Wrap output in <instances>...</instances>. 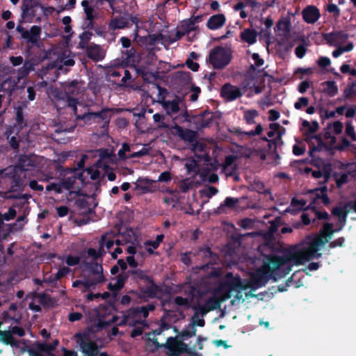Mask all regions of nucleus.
<instances>
[{
	"instance_id": "nucleus-1",
	"label": "nucleus",
	"mask_w": 356,
	"mask_h": 356,
	"mask_svg": "<svg viewBox=\"0 0 356 356\" xmlns=\"http://www.w3.org/2000/svg\"><path fill=\"white\" fill-rule=\"evenodd\" d=\"M333 234L334 225L325 223L318 234L307 236L294 252L284 256L266 255L262 266L251 276V289L254 290L262 286L273 275L276 280L275 275L282 270L284 272L279 275L280 277L287 275L291 270L289 264L300 265L305 261L319 258L321 254L318 251L329 242Z\"/></svg>"
},
{
	"instance_id": "nucleus-2",
	"label": "nucleus",
	"mask_w": 356,
	"mask_h": 356,
	"mask_svg": "<svg viewBox=\"0 0 356 356\" xmlns=\"http://www.w3.org/2000/svg\"><path fill=\"white\" fill-rule=\"evenodd\" d=\"M26 175H22L12 165L5 168L4 176L0 181V196L11 200H27L30 195L21 194L24 191L26 183Z\"/></svg>"
},
{
	"instance_id": "nucleus-3",
	"label": "nucleus",
	"mask_w": 356,
	"mask_h": 356,
	"mask_svg": "<svg viewBox=\"0 0 356 356\" xmlns=\"http://www.w3.org/2000/svg\"><path fill=\"white\" fill-rule=\"evenodd\" d=\"M122 54L125 66L133 68L144 80L147 79L148 76L153 75L152 67L155 65L156 60L154 54H149L146 57L142 58L139 54H136L133 47L122 51Z\"/></svg>"
},
{
	"instance_id": "nucleus-4",
	"label": "nucleus",
	"mask_w": 356,
	"mask_h": 356,
	"mask_svg": "<svg viewBox=\"0 0 356 356\" xmlns=\"http://www.w3.org/2000/svg\"><path fill=\"white\" fill-rule=\"evenodd\" d=\"M118 109L104 107L97 112H87L76 116V120L83 122V125L99 124L102 133L108 132L112 115L118 113Z\"/></svg>"
},
{
	"instance_id": "nucleus-5",
	"label": "nucleus",
	"mask_w": 356,
	"mask_h": 356,
	"mask_svg": "<svg viewBox=\"0 0 356 356\" xmlns=\"http://www.w3.org/2000/svg\"><path fill=\"white\" fill-rule=\"evenodd\" d=\"M332 126L334 123H328L327 127L320 134L312 136L311 139L316 140L317 145L310 144V154L320 152L323 149L329 151L331 155H334V135L332 133Z\"/></svg>"
},
{
	"instance_id": "nucleus-6",
	"label": "nucleus",
	"mask_w": 356,
	"mask_h": 356,
	"mask_svg": "<svg viewBox=\"0 0 356 356\" xmlns=\"http://www.w3.org/2000/svg\"><path fill=\"white\" fill-rule=\"evenodd\" d=\"M127 274L128 277H131L132 280L137 283L139 281H143L150 284V286L140 289V291L149 298H155L157 292L161 291L159 286L154 282L153 277L148 275L145 270L141 269L129 270L127 271Z\"/></svg>"
},
{
	"instance_id": "nucleus-7",
	"label": "nucleus",
	"mask_w": 356,
	"mask_h": 356,
	"mask_svg": "<svg viewBox=\"0 0 356 356\" xmlns=\"http://www.w3.org/2000/svg\"><path fill=\"white\" fill-rule=\"evenodd\" d=\"M232 51L222 46H216L209 51L207 62L212 65L215 70H222L231 62Z\"/></svg>"
},
{
	"instance_id": "nucleus-8",
	"label": "nucleus",
	"mask_w": 356,
	"mask_h": 356,
	"mask_svg": "<svg viewBox=\"0 0 356 356\" xmlns=\"http://www.w3.org/2000/svg\"><path fill=\"white\" fill-rule=\"evenodd\" d=\"M40 0H23L22 5V17L26 22H33L40 9Z\"/></svg>"
},
{
	"instance_id": "nucleus-9",
	"label": "nucleus",
	"mask_w": 356,
	"mask_h": 356,
	"mask_svg": "<svg viewBox=\"0 0 356 356\" xmlns=\"http://www.w3.org/2000/svg\"><path fill=\"white\" fill-rule=\"evenodd\" d=\"M16 30L21 34L22 38L26 40L28 43H31L33 45H38V42L40 38L42 32L40 26L34 25L31 27L29 31H28L23 26L18 25Z\"/></svg>"
},
{
	"instance_id": "nucleus-10",
	"label": "nucleus",
	"mask_w": 356,
	"mask_h": 356,
	"mask_svg": "<svg viewBox=\"0 0 356 356\" xmlns=\"http://www.w3.org/2000/svg\"><path fill=\"white\" fill-rule=\"evenodd\" d=\"M242 95L241 89L230 83L224 84L220 90V96L227 102L234 101Z\"/></svg>"
},
{
	"instance_id": "nucleus-11",
	"label": "nucleus",
	"mask_w": 356,
	"mask_h": 356,
	"mask_svg": "<svg viewBox=\"0 0 356 356\" xmlns=\"http://www.w3.org/2000/svg\"><path fill=\"white\" fill-rule=\"evenodd\" d=\"M222 288H227L232 291L238 289H246V286L243 284L241 277L234 276L232 273H227L225 275V280L220 284Z\"/></svg>"
},
{
	"instance_id": "nucleus-12",
	"label": "nucleus",
	"mask_w": 356,
	"mask_h": 356,
	"mask_svg": "<svg viewBox=\"0 0 356 356\" xmlns=\"http://www.w3.org/2000/svg\"><path fill=\"white\" fill-rule=\"evenodd\" d=\"M13 168H15L18 172L22 175H25L26 171H29L33 169L35 166V161L31 156L29 155H20L17 163L15 165H12Z\"/></svg>"
},
{
	"instance_id": "nucleus-13",
	"label": "nucleus",
	"mask_w": 356,
	"mask_h": 356,
	"mask_svg": "<svg viewBox=\"0 0 356 356\" xmlns=\"http://www.w3.org/2000/svg\"><path fill=\"white\" fill-rule=\"evenodd\" d=\"M176 130V134L184 142H187L189 145L192 144L193 142L197 139L198 134L195 131L184 129L182 127L176 124L175 126Z\"/></svg>"
},
{
	"instance_id": "nucleus-14",
	"label": "nucleus",
	"mask_w": 356,
	"mask_h": 356,
	"mask_svg": "<svg viewBox=\"0 0 356 356\" xmlns=\"http://www.w3.org/2000/svg\"><path fill=\"white\" fill-rule=\"evenodd\" d=\"M85 49L87 56L94 61H100L105 57V52L99 44L91 43Z\"/></svg>"
},
{
	"instance_id": "nucleus-15",
	"label": "nucleus",
	"mask_w": 356,
	"mask_h": 356,
	"mask_svg": "<svg viewBox=\"0 0 356 356\" xmlns=\"http://www.w3.org/2000/svg\"><path fill=\"white\" fill-rule=\"evenodd\" d=\"M62 87L66 96L77 97L82 93L80 83L76 79L63 82Z\"/></svg>"
},
{
	"instance_id": "nucleus-16",
	"label": "nucleus",
	"mask_w": 356,
	"mask_h": 356,
	"mask_svg": "<svg viewBox=\"0 0 356 356\" xmlns=\"http://www.w3.org/2000/svg\"><path fill=\"white\" fill-rule=\"evenodd\" d=\"M215 118V113L209 111H204L196 118L195 124L198 129L209 127Z\"/></svg>"
},
{
	"instance_id": "nucleus-17",
	"label": "nucleus",
	"mask_w": 356,
	"mask_h": 356,
	"mask_svg": "<svg viewBox=\"0 0 356 356\" xmlns=\"http://www.w3.org/2000/svg\"><path fill=\"white\" fill-rule=\"evenodd\" d=\"M302 18L308 24H314L320 17L319 10L314 6H307L302 12Z\"/></svg>"
},
{
	"instance_id": "nucleus-18",
	"label": "nucleus",
	"mask_w": 356,
	"mask_h": 356,
	"mask_svg": "<svg viewBox=\"0 0 356 356\" xmlns=\"http://www.w3.org/2000/svg\"><path fill=\"white\" fill-rule=\"evenodd\" d=\"M226 22V17L222 13L216 14L211 16L207 22L208 29L214 31L221 29Z\"/></svg>"
},
{
	"instance_id": "nucleus-19",
	"label": "nucleus",
	"mask_w": 356,
	"mask_h": 356,
	"mask_svg": "<svg viewBox=\"0 0 356 356\" xmlns=\"http://www.w3.org/2000/svg\"><path fill=\"white\" fill-rule=\"evenodd\" d=\"M86 267L89 272L94 275L92 279L99 283H102L105 281V277L103 274V267L101 264L90 262L86 264Z\"/></svg>"
},
{
	"instance_id": "nucleus-20",
	"label": "nucleus",
	"mask_w": 356,
	"mask_h": 356,
	"mask_svg": "<svg viewBox=\"0 0 356 356\" xmlns=\"http://www.w3.org/2000/svg\"><path fill=\"white\" fill-rule=\"evenodd\" d=\"M181 291L187 296L189 300L193 302L196 298L201 296L200 289L195 285L191 284L189 282H186L180 285Z\"/></svg>"
},
{
	"instance_id": "nucleus-21",
	"label": "nucleus",
	"mask_w": 356,
	"mask_h": 356,
	"mask_svg": "<svg viewBox=\"0 0 356 356\" xmlns=\"http://www.w3.org/2000/svg\"><path fill=\"white\" fill-rule=\"evenodd\" d=\"M131 27L130 22L128 19L122 16H117L113 17L108 23V30L115 31L117 29H124Z\"/></svg>"
},
{
	"instance_id": "nucleus-22",
	"label": "nucleus",
	"mask_w": 356,
	"mask_h": 356,
	"mask_svg": "<svg viewBox=\"0 0 356 356\" xmlns=\"http://www.w3.org/2000/svg\"><path fill=\"white\" fill-rule=\"evenodd\" d=\"M65 172H70L72 174V176L67 177L66 178L63 179L60 182L61 185L62 190L69 191L74 187L76 179H81L82 174H78L77 176L76 175L75 170H72L71 168H67L64 170Z\"/></svg>"
},
{
	"instance_id": "nucleus-23",
	"label": "nucleus",
	"mask_w": 356,
	"mask_h": 356,
	"mask_svg": "<svg viewBox=\"0 0 356 356\" xmlns=\"http://www.w3.org/2000/svg\"><path fill=\"white\" fill-rule=\"evenodd\" d=\"M179 344L180 341H178L175 337H169L164 345L165 348L168 350V355L170 356L180 355Z\"/></svg>"
},
{
	"instance_id": "nucleus-24",
	"label": "nucleus",
	"mask_w": 356,
	"mask_h": 356,
	"mask_svg": "<svg viewBox=\"0 0 356 356\" xmlns=\"http://www.w3.org/2000/svg\"><path fill=\"white\" fill-rule=\"evenodd\" d=\"M198 255L202 258L203 261L207 264H212L217 259V254L213 252L209 247L200 248Z\"/></svg>"
},
{
	"instance_id": "nucleus-25",
	"label": "nucleus",
	"mask_w": 356,
	"mask_h": 356,
	"mask_svg": "<svg viewBox=\"0 0 356 356\" xmlns=\"http://www.w3.org/2000/svg\"><path fill=\"white\" fill-rule=\"evenodd\" d=\"M128 275L126 272H122L118 274L116 277V282L115 284H112L111 282L108 283V289L113 292L118 291L121 290L124 286L127 280H128Z\"/></svg>"
},
{
	"instance_id": "nucleus-26",
	"label": "nucleus",
	"mask_w": 356,
	"mask_h": 356,
	"mask_svg": "<svg viewBox=\"0 0 356 356\" xmlns=\"http://www.w3.org/2000/svg\"><path fill=\"white\" fill-rule=\"evenodd\" d=\"M163 108L166 111L169 115L177 114L179 111V99H173L172 101H165L163 99L160 102Z\"/></svg>"
},
{
	"instance_id": "nucleus-27",
	"label": "nucleus",
	"mask_w": 356,
	"mask_h": 356,
	"mask_svg": "<svg viewBox=\"0 0 356 356\" xmlns=\"http://www.w3.org/2000/svg\"><path fill=\"white\" fill-rule=\"evenodd\" d=\"M305 172L306 173L312 172V176L316 179L323 177V182L327 181L330 178V168H323L322 170L318 168L313 170L312 168L307 167L305 168Z\"/></svg>"
},
{
	"instance_id": "nucleus-28",
	"label": "nucleus",
	"mask_w": 356,
	"mask_h": 356,
	"mask_svg": "<svg viewBox=\"0 0 356 356\" xmlns=\"http://www.w3.org/2000/svg\"><path fill=\"white\" fill-rule=\"evenodd\" d=\"M349 211L350 209L348 208L346 209L345 206L343 208L335 207V217L339 218L341 224L339 227H337V225H335V232L340 231L341 227L344 226Z\"/></svg>"
},
{
	"instance_id": "nucleus-29",
	"label": "nucleus",
	"mask_w": 356,
	"mask_h": 356,
	"mask_svg": "<svg viewBox=\"0 0 356 356\" xmlns=\"http://www.w3.org/2000/svg\"><path fill=\"white\" fill-rule=\"evenodd\" d=\"M240 36L243 41L253 44L257 42V33L254 29H245L241 33Z\"/></svg>"
},
{
	"instance_id": "nucleus-30",
	"label": "nucleus",
	"mask_w": 356,
	"mask_h": 356,
	"mask_svg": "<svg viewBox=\"0 0 356 356\" xmlns=\"http://www.w3.org/2000/svg\"><path fill=\"white\" fill-rule=\"evenodd\" d=\"M35 297L38 298L39 303L43 307L53 308L56 305L55 300L45 293H37Z\"/></svg>"
},
{
	"instance_id": "nucleus-31",
	"label": "nucleus",
	"mask_w": 356,
	"mask_h": 356,
	"mask_svg": "<svg viewBox=\"0 0 356 356\" xmlns=\"http://www.w3.org/2000/svg\"><path fill=\"white\" fill-rule=\"evenodd\" d=\"M319 90L323 96H334V81H326L321 83L319 86Z\"/></svg>"
},
{
	"instance_id": "nucleus-32",
	"label": "nucleus",
	"mask_w": 356,
	"mask_h": 356,
	"mask_svg": "<svg viewBox=\"0 0 356 356\" xmlns=\"http://www.w3.org/2000/svg\"><path fill=\"white\" fill-rule=\"evenodd\" d=\"M15 122L16 125L19 127V129H23L27 125L26 120L24 118V109L21 106L15 108Z\"/></svg>"
},
{
	"instance_id": "nucleus-33",
	"label": "nucleus",
	"mask_w": 356,
	"mask_h": 356,
	"mask_svg": "<svg viewBox=\"0 0 356 356\" xmlns=\"http://www.w3.org/2000/svg\"><path fill=\"white\" fill-rule=\"evenodd\" d=\"M315 195L314 201L316 199H321L324 204L329 203V198L327 195V187L322 186L321 188H316L311 191Z\"/></svg>"
},
{
	"instance_id": "nucleus-34",
	"label": "nucleus",
	"mask_w": 356,
	"mask_h": 356,
	"mask_svg": "<svg viewBox=\"0 0 356 356\" xmlns=\"http://www.w3.org/2000/svg\"><path fill=\"white\" fill-rule=\"evenodd\" d=\"M59 341L58 339H55L51 344H48L46 343L37 342L35 346L38 348V349L44 353L47 354H50L51 352L55 350L56 346L58 345Z\"/></svg>"
},
{
	"instance_id": "nucleus-35",
	"label": "nucleus",
	"mask_w": 356,
	"mask_h": 356,
	"mask_svg": "<svg viewBox=\"0 0 356 356\" xmlns=\"http://www.w3.org/2000/svg\"><path fill=\"white\" fill-rule=\"evenodd\" d=\"M0 341L6 345H10L15 347L17 346V341L13 337L10 331L0 332Z\"/></svg>"
},
{
	"instance_id": "nucleus-36",
	"label": "nucleus",
	"mask_w": 356,
	"mask_h": 356,
	"mask_svg": "<svg viewBox=\"0 0 356 356\" xmlns=\"http://www.w3.org/2000/svg\"><path fill=\"white\" fill-rule=\"evenodd\" d=\"M86 252L88 257H91L94 261H97L99 258H102L106 255V250L99 247L97 250L95 248H89L86 250Z\"/></svg>"
},
{
	"instance_id": "nucleus-37",
	"label": "nucleus",
	"mask_w": 356,
	"mask_h": 356,
	"mask_svg": "<svg viewBox=\"0 0 356 356\" xmlns=\"http://www.w3.org/2000/svg\"><path fill=\"white\" fill-rule=\"evenodd\" d=\"M281 138L280 134L275 138V139H270V140L268 141L266 146L264 147V151L266 153H275L276 154L277 157H279L278 154L277 153V140H280Z\"/></svg>"
},
{
	"instance_id": "nucleus-38",
	"label": "nucleus",
	"mask_w": 356,
	"mask_h": 356,
	"mask_svg": "<svg viewBox=\"0 0 356 356\" xmlns=\"http://www.w3.org/2000/svg\"><path fill=\"white\" fill-rule=\"evenodd\" d=\"M221 302L219 300L218 297L212 296L209 298H208L206 302L205 305L208 308L207 311H213L215 309H217L220 308L221 305Z\"/></svg>"
},
{
	"instance_id": "nucleus-39",
	"label": "nucleus",
	"mask_w": 356,
	"mask_h": 356,
	"mask_svg": "<svg viewBox=\"0 0 356 356\" xmlns=\"http://www.w3.org/2000/svg\"><path fill=\"white\" fill-rule=\"evenodd\" d=\"M216 292L220 295V296L218 298L222 303V302L231 298L232 293L233 291L227 288H222V285L220 284V286L216 289Z\"/></svg>"
},
{
	"instance_id": "nucleus-40",
	"label": "nucleus",
	"mask_w": 356,
	"mask_h": 356,
	"mask_svg": "<svg viewBox=\"0 0 356 356\" xmlns=\"http://www.w3.org/2000/svg\"><path fill=\"white\" fill-rule=\"evenodd\" d=\"M309 156L311 157L310 163L318 168H330V165H327L325 161L321 158L315 156V152H313L312 154H310V150L309 151Z\"/></svg>"
},
{
	"instance_id": "nucleus-41",
	"label": "nucleus",
	"mask_w": 356,
	"mask_h": 356,
	"mask_svg": "<svg viewBox=\"0 0 356 356\" xmlns=\"http://www.w3.org/2000/svg\"><path fill=\"white\" fill-rule=\"evenodd\" d=\"M191 300H189L188 298H183L181 296H176L174 298V303L177 306L184 307L186 309L191 308L193 306L192 305Z\"/></svg>"
},
{
	"instance_id": "nucleus-42",
	"label": "nucleus",
	"mask_w": 356,
	"mask_h": 356,
	"mask_svg": "<svg viewBox=\"0 0 356 356\" xmlns=\"http://www.w3.org/2000/svg\"><path fill=\"white\" fill-rule=\"evenodd\" d=\"M115 241L113 240L107 239V236L106 234L102 236L100 239L98 241V245L100 248H103L105 250V248L109 251L112 247L113 246Z\"/></svg>"
},
{
	"instance_id": "nucleus-43",
	"label": "nucleus",
	"mask_w": 356,
	"mask_h": 356,
	"mask_svg": "<svg viewBox=\"0 0 356 356\" xmlns=\"http://www.w3.org/2000/svg\"><path fill=\"white\" fill-rule=\"evenodd\" d=\"M259 115L257 110H248L244 113V120L248 124H253L255 123L254 118Z\"/></svg>"
},
{
	"instance_id": "nucleus-44",
	"label": "nucleus",
	"mask_w": 356,
	"mask_h": 356,
	"mask_svg": "<svg viewBox=\"0 0 356 356\" xmlns=\"http://www.w3.org/2000/svg\"><path fill=\"white\" fill-rule=\"evenodd\" d=\"M193 186V181H191L189 179H182L179 181L178 187L181 192L187 193L189 190H191Z\"/></svg>"
},
{
	"instance_id": "nucleus-45",
	"label": "nucleus",
	"mask_w": 356,
	"mask_h": 356,
	"mask_svg": "<svg viewBox=\"0 0 356 356\" xmlns=\"http://www.w3.org/2000/svg\"><path fill=\"white\" fill-rule=\"evenodd\" d=\"M353 48V44L352 42H348L345 45H339L337 46L335 44V58L339 57L344 52H348L351 51Z\"/></svg>"
},
{
	"instance_id": "nucleus-46",
	"label": "nucleus",
	"mask_w": 356,
	"mask_h": 356,
	"mask_svg": "<svg viewBox=\"0 0 356 356\" xmlns=\"http://www.w3.org/2000/svg\"><path fill=\"white\" fill-rule=\"evenodd\" d=\"M238 200L237 198H234V197H226L224 201V204H221L219 207H218L216 213H221L220 210L224 207H227L229 208H234L236 206V204L238 203Z\"/></svg>"
},
{
	"instance_id": "nucleus-47",
	"label": "nucleus",
	"mask_w": 356,
	"mask_h": 356,
	"mask_svg": "<svg viewBox=\"0 0 356 356\" xmlns=\"http://www.w3.org/2000/svg\"><path fill=\"white\" fill-rule=\"evenodd\" d=\"M92 36V33L89 31H84L79 35L80 42H79V47L81 49H85L88 45V43L89 40H90Z\"/></svg>"
},
{
	"instance_id": "nucleus-48",
	"label": "nucleus",
	"mask_w": 356,
	"mask_h": 356,
	"mask_svg": "<svg viewBox=\"0 0 356 356\" xmlns=\"http://www.w3.org/2000/svg\"><path fill=\"white\" fill-rule=\"evenodd\" d=\"M291 27V22L289 19H280L276 24V28L279 31H282L284 32H289Z\"/></svg>"
},
{
	"instance_id": "nucleus-49",
	"label": "nucleus",
	"mask_w": 356,
	"mask_h": 356,
	"mask_svg": "<svg viewBox=\"0 0 356 356\" xmlns=\"http://www.w3.org/2000/svg\"><path fill=\"white\" fill-rule=\"evenodd\" d=\"M196 331L197 330L195 327L191 326V325H188V326L186 329L182 330L180 335L182 339H186L188 338H191L193 336H195Z\"/></svg>"
},
{
	"instance_id": "nucleus-50",
	"label": "nucleus",
	"mask_w": 356,
	"mask_h": 356,
	"mask_svg": "<svg viewBox=\"0 0 356 356\" xmlns=\"http://www.w3.org/2000/svg\"><path fill=\"white\" fill-rule=\"evenodd\" d=\"M205 325V321L204 320L203 317L201 316H199V313L195 312H194V314L192 317V325L191 326H193L195 327V326L199 327H204Z\"/></svg>"
},
{
	"instance_id": "nucleus-51",
	"label": "nucleus",
	"mask_w": 356,
	"mask_h": 356,
	"mask_svg": "<svg viewBox=\"0 0 356 356\" xmlns=\"http://www.w3.org/2000/svg\"><path fill=\"white\" fill-rule=\"evenodd\" d=\"M147 145H145V147H143L138 152H133L129 156V158L130 159H134V158H140L143 156L148 155L149 154L150 148L147 147Z\"/></svg>"
},
{
	"instance_id": "nucleus-52",
	"label": "nucleus",
	"mask_w": 356,
	"mask_h": 356,
	"mask_svg": "<svg viewBox=\"0 0 356 356\" xmlns=\"http://www.w3.org/2000/svg\"><path fill=\"white\" fill-rule=\"evenodd\" d=\"M130 150L131 149L129 145L127 143H124L122 144V147L119 149L118 155L120 157V159L123 160L129 159V156H126V152H130Z\"/></svg>"
},
{
	"instance_id": "nucleus-53",
	"label": "nucleus",
	"mask_w": 356,
	"mask_h": 356,
	"mask_svg": "<svg viewBox=\"0 0 356 356\" xmlns=\"http://www.w3.org/2000/svg\"><path fill=\"white\" fill-rule=\"evenodd\" d=\"M190 146L191 151L194 152H203L205 150V145L203 143L199 142L197 139H195V141L193 142Z\"/></svg>"
},
{
	"instance_id": "nucleus-54",
	"label": "nucleus",
	"mask_w": 356,
	"mask_h": 356,
	"mask_svg": "<svg viewBox=\"0 0 356 356\" xmlns=\"http://www.w3.org/2000/svg\"><path fill=\"white\" fill-rule=\"evenodd\" d=\"M123 72V66L116 68H111L108 71L109 78H119L122 76Z\"/></svg>"
},
{
	"instance_id": "nucleus-55",
	"label": "nucleus",
	"mask_w": 356,
	"mask_h": 356,
	"mask_svg": "<svg viewBox=\"0 0 356 356\" xmlns=\"http://www.w3.org/2000/svg\"><path fill=\"white\" fill-rule=\"evenodd\" d=\"M316 63L319 67L322 70H325L331 65V60L325 56H320Z\"/></svg>"
},
{
	"instance_id": "nucleus-56",
	"label": "nucleus",
	"mask_w": 356,
	"mask_h": 356,
	"mask_svg": "<svg viewBox=\"0 0 356 356\" xmlns=\"http://www.w3.org/2000/svg\"><path fill=\"white\" fill-rule=\"evenodd\" d=\"M97 284H99V283L92 278L87 279L86 280H83V282H82L83 291L86 292L87 291H89L92 286H94L95 285H96Z\"/></svg>"
},
{
	"instance_id": "nucleus-57",
	"label": "nucleus",
	"mask_w": 356,
	"mask_h": 356,
	"mask_svg": "<svg viewBox=\"0 0 356 356\" xmlns=\"http://www.w3.org/2000/svg\"><path fill=\"white\" fill-rule=\"evenodd\" d=\"M70 268L67 266L61 267L58 269V272L54 274L55 278L57 279V280H60L63 277H65L70 273Z\"/></svg>"
},
{
	"instance_id": "nucleus-58",
	"label": "nucleus",
	"mask_w": 356,
	"mask_h": 356,
	"mask_svg": "<svg viewBox=\"0 0 356 356\" xmlns=\"http://www.w3.org/2000/svg\"><path fill=\"white\" fill-rule=\"evenodd\" d=\"M348 173L342 174L340 177L337 178V175L335 172V184L337 187H341L343 184H346L348 181Z\"/></svg>"
},
{
	"instance_id": "nucleus-59",
	"label": "nucleus",
	"mask_w": 356,
	"mask_h": 356,
	"mask_svg": "<svg viewBox=\"0 0 356 356\" xmlns=\"http://www.w3.org/2000/svg\"><path fill=\"white\" fill-rule=\"evenodd\" d=\"M308 104L309 99L306 97H301L294 104V107L297 110H300L303 106H307Z\"/></svg>"
},
{
	"instance_id": "nucleus-60",
	"label": "nucleus",
	"mask_w": 356,
	"mask_h": 356,
	"mask_svg": "<svg viewBox=\"0 0 356 356\" xmlns=\"http://www.w3.org/2000/svg\"><path fill=\"white\" fill-rule=\"evenodd\" d=\"M46 190L47 191H54L56 193H60L63 192L60 181L58 183H50L46 186Z\"/></svg>"
},
{
	"instance_id": "nucleus-61",
	"label": "nucleus",
	"mask_w": 356,
	"mask_h": 356,
	"mask_svg": "<svg viewBox=\"0 0 356 356\" xmlns=\"http://www.w3.org/2000/svg\"><path fill=\"white\" fill-rule=\"evenodd\" d=\"M192 309L195 312L199 313V316H201L203 317L205 316L209 311H207L208 308L207 307L206 305H193L192 307Z\"/></svg>"
},
{
	"instance_id": "nucleus-62",
	"label": "nucleus",
	"mask_w": 356,
	"mask_h": 356,
	"mask_svg": "<svg viewBox=\"0 0 356 356\" xmlns=\"http://www.w3.org/2000/svg\"><path fill=\"white\" fill-rule=\"evenodd\" d=\"M202 17H203L202 15L193 16L190 19L189 24L188 25V30L189 31H194L195 30L194 25L195 24H197V23L200 22L202 21Z\"/></svg>"
},
{
	"instance_id": "nucleus-63",
	"label": "nucleus",
	"mask_w": 356,
	"mask_h": 356,
	"mask_svg": "<svg viewBox=\"0 0 356 356\" xmlns=\"http://www.w3.org/2000/svg\"><path fill=\"white\" fill-rule=\"evenodd\" d=\"M3 218V220L9 221L12 219H14L16 216V211L14 208L10 207L8 211L3 215H0Z\"/></svg>"
},
{
	"instance_id": "nucleus-64",
	"label": "nucleus",
	"mask_w": 356,
	"mask_h": 356,
	"mask_svg": "<svg viewBox=\"0 0 356 356\" xmlns=\"http://www.w3.org/2000/svg\"><path fill=\"white\" fill-rule=\"evenodd\" d=\"M307 51V49L303 44L298 45L295 49V54L299 58H302L305 56Z\"/></svg>"
}]
</instances>
